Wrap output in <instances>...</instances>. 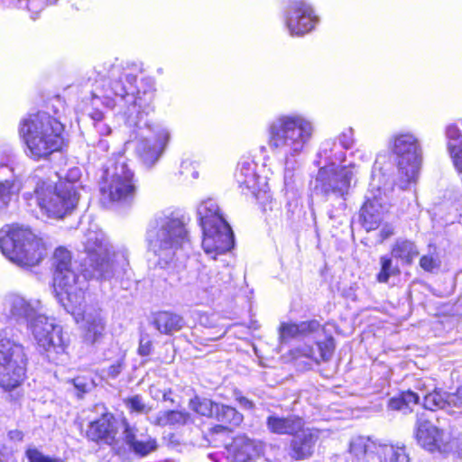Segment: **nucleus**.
<instances>
[{"mask_svg":"<svg viewBox=\"0 0 462 462\" xmlns=\"http://www.w3.org/2000/svg\"><path fill=\"white\" fill-rule=\"evenodd\" d=\"M82 244L88 264L84 273H80L78 263L71 261L68 249L60 246L54 251L53 285L59 302L85 331L86 340L94 343L102 335L105 324L100 310L86 304V281L88 278L110 279L116 268L128 264V260L125 251L111 253L105 235L99 230H88Z\"/></svg>","mask_w":462,"mask_h":462,"instance_id":"obj_1","label":"nucleus"},{"mask_svg":"<svg viewBox=\"0 0 462 462\" xmlns=\"http://www.w3.org/2000/svg\"><path fill=\"white\" fill-rule=\"evenodd\" d=\"M136 76L124 71L120 64H109L93 91V105L103 104L108 108H117L129 125H137L154 98V81L144 79L138 88Z\"/></svg>","mask_w":462,"mask_h":462,"instance_id":"obj_2","label":"nucleus"},{"mask_svg":"<svg viewBox=\"0 0 462 462\" xmlns=\"http://www.w3.org/2000/svg\"><path fill=\"white\" fill-rule=\"evenodd\" d=\"M40 306L39 300L8 294L0 298V319L29 322L34 340L48 358L55 363L63 361L69 345V337L53 318L38 313Z\"/></svg>","mask_w":462,"mask_h":462,"instance_id":"obj_3","label":"nucleus"},{"mask_svg":"<svg viewBox=\"0 0 462 462\" xmlns=\"http://www.w3.org/2000/svg\"><path fill=\"white\" fill-rule=\"evenodd\" d=\"M345 156V151L331 141L323 143L319 152V157L320 161L323 160L324 165L320 166L316 177L315 189L327 201L337 202L335 208L328 211L331 219H338L344 216L346 197L361 170L360 165L356 162L337 166V163L344 161ZM321 163L322 162H319V164Z\"/></svg>","mask_w":462,"mask_h":462,"instance_id":"obj_4","label":"nucleus"},{"mask_svg":"<svg viewBox=\"0 0 462 462\" xmlns=\"http://www.w3.org/2000/svg\"><path fill=\"white\" fill-rule=\"evenodd\" d=\"M314 134L312 120L298 113L279 115L267 125L269 148L282 155L286 164L306 150Z\"/></svg>","mask_w":462,"mask_h":462,"instance_id":"obj_5","label":"nucleus"},{"mask_svg":"<svg viewBox=\"0 0 462 462\" xmlns=\"http://www.w3.org/2000/svg\"><path fill=\"white\" fill-rule=\"evenodd\" d=\"M146 240L158 265L162 268L174 265L181 251L189 245L184 218L172 216L155 218L147 230Z\"/></svg>","mask_w":462,"mask_h":462,"instance_id":"obj_6","label":"nucleus"},{"mask_svg":"<svg viewBox=\"0 0 462 462\" xmlns=\"http://www.w3.org/2000/svg\"><path fill=\"white\" fill-rule=\"evenodd\" d=\"M63 125L47 113L23 118L19 134L26 146V154L33 160L45 159L62 145Z\"/></svg>","mask_w":462,"mask_h":462,"instance_id":"obj_7","label":"nucleus"},{"mask_svg":"<svg viewBox=\"0 0 462 462\" xmlns=\"http://www.w3.org/2000/svg\"><path fill=\"white\" fill-rule=\"evenodd\" d=\"M0 249L10 261L22 267L38 265L46 256L42 238L20 226H5L0 230Z\"/></svg>","mask_w":462,"mask_h":462,"instance_id":"obj_8","label":"nucleus"},{"mask_svg":"<svg viewBox=\"0 0 462 462\" xmlns=\"http://www.w3.org/2000/svg\"><path fill=\"white\" fill-rule=\"evenodd\" d=\"M389 150L396 156L398 185L405 189L419 178L422 162V148L419 137L412 132L401 131L388 142Z\"/></svg>","mask_w":462,"mask_h":462,"instance_id":"obj_9","label":"nucleus"},{"mask_svg":"<svg viewBox=\"0 0 462 462\" xmlns=\"http://www.w3.org/2000/svg\"><path fill=\"white\" fill-rule=\"evenodd\" d=\"M294 337H306L314 340L316 346L304 345L298 349L299 355L317 363L330 359L335 349L332 337H325L324 329L317 320L296 323H282L280 327V339L287 342Z\"/></svg>","mask_w":462,"mask_h":462,"instance_id":"obj_10","label":"nucleus"},{"mask_svg":"<svg viewBox=\"0 0 462 462\" xmlns=\"http://www.w3.org/2000/svg\"><path fill=\"white\" fill-rule=\"evenodd\" d=\"M34 195L37 206L49 217H63L79 201L77 187L70 181H38Z\"/></svg>","mask_w":462,"mask_h":462,"instance_id":"obj_11","label":"nucleus"},{"mask_svg":"<svg viewBox=\"0 0 462 462\" xmlns=\"http://www.w3.org/2000/svg\"><path fill=\"white\" fill-rule=\"evenodd\" d=\"M392 189L390 176L383 171L380 158H377L372 170L365 202L361 209L364 226L367 230L375 229L387 209L386 192Z\"/></svg>","mask_w":462,"mask_h":462,"instance_id":"obj_12","label":"nucleus"},{"mask_svg":"<svg viewBox=\"0 0 462 462\" xmlns=\"http://www.w3.org/2000/svg\"><path fill=\"white\" fill-rule=\"evenodd\" d=\"M26 355L22 345L0 331V387L12 390L25 377Z\"/></svg>","mask_w":462,"mask_h":462,"instance_id":"obj_13","label":"nucleus"},{"mask_svg":"<svg viewBox=\"0 0 462 462\" xmlns=\"http://www.w3.org/2000/svg\"><path fill=\"white\" fill-rule=\"evenodd\" d=\"M101 193L104 199L111 202H128L134 198V172L124 157L106 170Z\"/></svg>","mask_w":462,"mask_h":462,"instance_id":"obj_14","label":"nucleus"},{"mask_svg":"<svg viewBox=\"0 0 462 462\" xmlns=\"http://www.w3.org/2000/svg\"><path fill=\"white\" fill-rule=\"evenodd\" d=\"M414 437L421 448L432 453L448 454L459 449V439L434 425L424 414L417 415Z\"/></svg>","mask_w":462,"mask_h":462,"instance_id":"obj_15","label":"nucleus"},{"mask_svg":"<svg viewBox=\"0 0 462 462\" xmlns=\"http://www.w3.org/2000/svg\"><path fill=\"white\" fill-rule=\"evenodd\" d=\"M256 167V163L250 158L243 159L237 165L236 180L242 192H250L263 206V210H273L276 202L273 201L266 178L257 174Z\"/></svg>","mask_w":462,"mask_h":462,"instance_id":"obj_16","label":"nucleus"},{"mask_svg":"<svg viewBox=\"0 0 462 462\" xmlns=\"http://www.w3.org/2000/svg\"><path fill=\"white\" fill-rule=\"evenodd\" d=\"M283 22L291 36L302 37L316 28L319 17L309 1L289 0L283 10Z\"/></svg>","mask_w":462,"mask_h":462,"instance_id":"obj_17","label":"nucleus"},{"mask_svg":"<svg viewBox=\"0 0 462 462\" xmlns=\"http://www.w3.org/2000/svg\"><path fill=\"white\" fill-rule=\"evenodd\" d=\"M150 134L141 138L136 145V152L143 164L152 167L162 157L170 139V130L160 124L147 125Z\"/></svg>","mask_w":462,"mask_h":462,"instance_id":"obj_18","label":"nucleus"},{"mask_svg":"<svg viewBox=\"0 0 462 462\" xmlns=\"http://www.w3.org/2000/svg\"><path fill=\"white\" fill-rule=\"evenodd\" d=\"M202 248L213 259L229 251L234 244L233 233L228 224L202 228Z\"/></svg>","mask_w":462,"mask_h":462,"instance_id":"obj_19","label":"nucleus"},{"mask_svg":"<svg viewBox=\"0 0 462 462\" xmlns=\"http://www.w3.org/2000/svg\"><path fill=\"white\" fill-rule=\"evenodd\" d=\"M23 188V177L6 164H0V213L17 199Z\"/></svg>","mask_w":462,"mask_h":462,"instance_id":"obj_20","label":"nucleus"},{"mask_svg":"<svg viewBox=\"0 0 462 462\" xmlns=\"http://www.w3.org/2000/svg\"><path fill=\"white\" fill-rule=\"evenodd\" d=\"M124 439L134 454L140 457H145L157 448L156 439L151 436L139 433L135 427L130 426L126 420H122Z\"/></svg>","mask_w":462,"mask_h":462,"instance_id":"obj_21","label":"nucleus"},{"mask_svg":"<svg viewBox=\"0 0 462 462\" xmlns=\"http://www.w3.org/2000/svg\"><path fill=\"white\" fill-rule=\"evenodd\" d=\"M117 421L111 413H104L98 420L90 422L87 436L93 441L113 445L116 439Z\"/></svg>","mask_w":462,"mask_h":462,"instance_id":"obj_22","label":"nucleus"},{"mask_svg":"<svg viewBox=\"0 0 462 462\" xmlns=\"http://www.w3.org/2000/svg\"><path fill=\"white\" fill-rule=\"evenodd\" d=\"M301 433L294 436L291 442V457L295 459L310 457L319 439L320 431L316 429L301 430Z\"/></svg>","mask_w":462,"mask_h":462,"instance_id":"obj_23","label":"nucleus"},{"mask_svg":"<svg viewBox=\"0 0 462 462\" xmlns=\"http://www.w3.org/2000/svg\"><path fill=\"white\" fill-rule=\"evenodd\" d=\"M221 283L213 272H199L195 284V291L200 303L213 300L220 292Z\"/></svg>","mask_w":462,"mask_h":462,"instance_id":"obj_24","label":"nucleus"},{"mask_svg":"<svg viewBox=\"0 0 462 462\" xmlns=\"http://www.w3.org/2000/svg\"><path fill=\"white\" fill-rule=\"evenodd\" d=\"M263 452L261 441L247 437H238L234 441L233 457L235 462H249L259 458Z\"/></svg>","mask_w":462,"mask_h":462,"instance_id":"obj_25","label":"nucleus"},{"mask_svg":"<svg viewBox=\"0 0 462 462\" xmlns=\"http://www.w3.org/2000/svg\"><path fill=\"white\" fill-rule=\"evenodd\" d=\"M198 217L201 228L217 226L227 224L221 213L220 208L217 203L212 199H208L201 201L197 208Z\"/></svg>","mask_w":462,"mask_h":462,"instance_id":"obj_26","label":"nucleus"},{"mask_svg":"<svg viewBox=\"0 0 462 462\" xmlns=\"http://www.w3.org/2000/svg\"><path fill=\"white\" fill-rule=\"evenodd\" d=\"M448 147L456 169L462 174V120L446 129Z\"/></svg>","mask_w":462,"mask_h":462,"instance_id":"obj_27","label":"nucleus"},{"mask_svg":"<svg viewBox=\"0 0 462 462\" xmlns=\"http://www.w3.org/2000/svg\"><path fill=\"white\" fill-rule=\"evenodd\" d=\"M382 443H376L370 438L357 436L351 439L349 443V452L358 459H364L366 462H374L378 456V448Z\"/></svg>","mask_w":462,"mask_h":462,"instance_id":"obj_28","label":"nucleus"},{"mask_svg":"<svg viewBox=\"0 0 462 462\" xmlns=\"http://www.w3.org/2000/svg\"><path fill=\"white\" fill-rule=\"evenodd\" d=\"M303 426V420L296 416L282 418L272 415L267 419V427L269 430L275 434L295 435L302 430Z\"/></svg>","mask_w":462,"mask_h":462,"instance_id":"obj_29","label":"nucleus"},{"mask_svg":"<svg viewBox=\"0 0 462 462\" xmlns=\"http://www.w3.org/2000/svg\"><path fill=\"white\" fill-rule=\"evenodd\" d=\"M374 462H410V457L403 444L382 443Z\"/></svg>","mask_w":462,"mask_h":462,"instance_id":"obj_30","label":"nucleus"},{"mask_svg":"<svg viewBox=\"0 0 462 462\" xmlns=\"http://www.w3.org/2000/svg\"><path fill=\"white\" fill-rule=\"evenodd\" d=\"M190 420V414L183 411H161L149 419L153 425L160 427H176L188 423Z\"/></svg>","mask_w":462,"mask_h":462,"instance_id":"obj_31","label":"nucleus"},{"mask_svg":"<svg viewBox=\"0 0 462 462\" xmlns=\"http://www.w3.org/2000/svg\"><path fill=\"white\" fill-rule=\"evenodd\" d=\"M391 255L402 264L411 265L419 255V250L413 242L397 239L392 247Z\"/></svg>","mask_w":462,"mask_h":462,"instance_id":"obj_32","label":"nucleus"},{"mask_svg":"<svg viewBox=\"0 0 462 462\" xmlns=\"http://www.w3.org/2000/svg\"><path fill=\"white\" fill-rule=\"evenodd\" d=\"M217 420L225 424L214 427L215 432H220L230 426H238L243 421V415L235 408L224 404H217L215 407V417Z\"/></svg>","mask_w":462,"mask_h":462,"instance_id":"obj_33","label":"nucleus"},{"mask_svg":"<svg viewBox=\"0 0 462 462\" xmlns=\"http://www.w3.org/2000/svg\"><path fill=\"white\" fill-rule=\"evenodd\" d=\"M153 323L162 334H171L180 330L184 325L183 319L180 316L167 311L156 314Z\"/></svg>","mask_w":462,"mask_h":462,"instance_id":"obj_34","label":"nucleus"},{"mask_svg":"<svg viewBox=\"0 0 462 462\" xmlns=\"http://www.w3.org/2000/svg\"><path fill=\"white\" fill-rule=\"evenodd\" d=\"M419 395L412 392H403L396 397H393L388 402V408L393 411H400L403 413L409 412L412 407L419 402Z\"/></svg>","mask_w":462,"mask_h":462,"instance_id":"obj_35","label":"nucleus"},{"mask_svg":"<svg viewBox=\"0 0 462 462\" xmlns=\"http://www.w3.org/2000/svg\"><path fill=\"white\" fill-rule=\"evenodd\" d=\"M423 406L430 411L447 409L446 392L434 388L432 392L424 393Z\"/></svg>","mask_w":462,"mask_h":462,"instance_id":"obj_36","label":"nucleus"},{"mask_svg":"<svg viewBox=\"0 0 462 462\" xmlns=\"http://www.w3.org/2000/svg\"><path fill=\"white\" fill-rule=\"evenodd\" d=\"M217 404L218 403H216L211 400L196 396L189 401V406L192 411L201 416L214 418L215 407Z\"/></svg>","mask_w":462,"mask_h":462,"instance_id":"obj_37","label":"nucleus"},{"mask_svg":"<svg viewBox=\"0 0 462 462\" xmlns=\"http://www.w3.org/2000/svg\"><path fill=\"white\" fill-rule=\"evenodd\" d=\"M393 257L383 255L380 257L381 270L377 274V281L379 282H387L391 276H395L400 273L398 265H393Z\"/></svg>","mask_w":462,"mask_h":462,"instance_id":"obj_38","label":"nucleus"},{"mask_svg":"<svg viewBox=\"0 0 462 462\" xmlns=\"http://www.w3.org/2000/svg\"><path fill=\"white\" fill-rule=\"evenodd\" d=\"M57 2L58 0H25V4L22 5V9L27 10L31 18L35 20L47 5H55Z\"/></svg>","mask_w":462,"mask_h":462,"instance_id":"obj_39","label":"nucleus"},{"mask_svg":"<svg viewBox=\"0 0 462 462\" xmlns=\"http://www.w3.org/2000/svg\"><path fill=\"white\" fill-rule=\"evenodd\" d=\"M124 403L130 412H136L139 414L148 413L151 411L143 401L141 395H133L124 399Z\"/></svg>","mask_w":462,"mask_h":462,"instance_id":"obj_40","label":"nucleus"},{"mask_svg":"<svg viewBox=\"0 0 462 462\" xmlns=\"http://www.w3.org/2000/svg\"><path fill=\"white\" fill-rule=\"evenodd\" d=\"M25 456L29 462H62L60 457L46 456L40 449L32 446L28 447Z\"/></svg>","mask_w":462,"mask_h":462,"instance_id":"obj_41","label":"nucleus"},{"mask_svg":"<svg viewBox=\"0 0 462 462\" xmlns=\"http://www.w3.org/2000/svg\"><path fill=\"white\" fill-rule=\"evenodd\" d=\"M91 118L94 122V127L99 135L106 136L111 134L112 129L109 125L104 121V114L102 112L98 110L94 111L91 114Z\"/></svg>","mask_w":462,"mask_h":462,"instance_id":"obj_42","label":"nucleus"},{"mask_svg":"<svg viewBox=\"0 0 462 462\" xmlns=\"http://www.w3.org/2000/svg\"><path fill=\"white\" fill-rule=\"evenodd\" d=\"M420 266L426 272H433L440 267V260L437 254L430 253L420 257Z\"/></svg>","mask_w":462,"mask_h":462,"instance_id":"obj_43","label":"nucleus"},{"mask_svg":"<svg viewBox=\"0 0 462 462\" xmlns=\"http://www.w3.org/2000/svg\"><path fill=\"white\" fill-rule=\"evenodd\" d=\"M447 409H462V384L457 387L455 393H446Z\"/></svg>","mask_w":462,"mask_h":462,"instance_id":"obj_44","label":"nucleus"},{"mask_svg":"<svg viewBox=\"0 0 462 462\" xmlns=\"http://www.w3.org/2000/svg\"><path fill=\"white\" fill-rule=\"evenodd\" d=\"M124 366V356H121L107 369L102 370V377L104 378H116L119 375Z\"/></svg>","mask_w":462,"mask_h":462,"instance_id":"obj_45","label":"nucleus"},{"mask_svg":"<svg viewBox=\"0 0 462 462\" xmlns=\"http://www.w3.org/2000/svg\"><path fill=\"white\" fill-rule=\"evenodd\" d=\"M340 147L344 150L349 149L354 143V131L352 128H347L343 131L338 136Z\"/></svg>","mask_w":462,"mask_h":462,"instance_id":"obj_46","label":"nucleus"},{"mask_svg":"<svg viewBox=\"0 0 462 462\" xmlns=\"http://www.w3.org/2000/svg\"><path fill=\"white\" fill-rule=\"evenodd\" d=\"M152 351V341L148 337L142 336L140 339L138 352L141 356H148Z\"/></svg>","mask_w":462,"mask_h":462,"instance_id":"obj_47","label":"nucleus"},{"mask_svg":"<svg viewBox=\"0 0 462 462\" xmlns=\"http://www.w3.org/2000/svg\"><path fill=\"white\" fill-rule=\"evenodd\" d=\"M25 0H0V9H22Z\"/></svg>","mask_w":462,"mask_h":462,"instance_id":"obj_48","label":"nucleus"},{"mask_svg":"<svg viewBox=\"0 0 462 462\" xmlns=\"http://www.w3.org/2000/svg\"><path fill=\"white\" fill-rule=\"evenodd\" d=\"M73 384L80 393H86L88 391L90 383H88L84 378L77 377L73 380Z\"/></svg>","mask_w":462,"mask_h":462,"instance_id":"obj_49","label":"nucleus"},{"mask_svg":"<svg viewBox=\"0 0 462 462\" xmlns=\"http://www.w3.org/2000/svg\"><path fill=\"white\" fill-rule=\"evenodd\" d=\"M8 437L14 442H22L23 440V432L20 430H13L8 432Z\"/></svg>","mask_w":462,"mask_h":462,"instance_id":"obj_50","label":"nucleus"},{"mask_svg":"<svg viewBox=\"0 0 462 462\" xmlns=\"http://www.w3.org/2000/svg\"><path fill=\"white\" fill-rule=\"evenodd\" d=\"M236 400H237L238 403L240 404V406L244 409L251 410L254 407L253 402L244 396H239L236 398Z\"/></svg>","mask_w":462,"mask_h":462,"instance_id":"obj_51","label":"nucleus"},{"mask_svg":"<svg viewBox=\"0 0 462 462\" xmlns=\"http://www.w3.org/2000/svg\"><path fill=\"white\" fill-rule=\"evenodd\" d=\"M381 236L383 239H386L393 235V227L392 226H384L381 229Z\"/></svg>","mask_w":462,"mask_h":462,"instance_id":"obj_52","label":"nucleus"},{"mask_svg":"<svg viewBox=\"0 0 462 462\" xmlns=\"http://www.w3.org/2000/svg\"><path fill=\"white\" fill-rule=\"evenodd\" d=\"M162 393L163 391L160 390L159 388H157L156 386H151L150 387V394H151V397L154 400H159L162 398Z\"/></svg>","mask_w":462,"mask_h":462,"instance_id":"obj_53","label":"nucleus"},{"mask_svg":"<svg viewBox=\"0 0 462 462\" xmlns=\"http://www.w3.org/2000/svg\"><path fill=\"white\" fill-rule=\"evenodd\" d=\"M97 148L100 149L102 152H107L109 149V144H108L107 141L103 140V139H100L97 142Z\"/></svg>","mask_w":462,"mask_h":462,"instance_id":"obj_54","label":"nucleus"},{"mask_svg":"<svg viewBox=\"0 0 462 462\" xmlns=\"http://www.w3.org/2000/svg\"><path fill=\"white\" fill-rule=\"evenodd\" d=\"M353 155L354 156H357L359 157L361 160H369L370 159V155L367 154L366 152L361 151V150H356V152H353Z\"/></svg>","mask_w":462,"mask_h":462,"instance_id":"obj_55","label":"nucleus"},{"mask_svg":"<svg viewBox=\"0 0 462 462\" xmlns=\"http://www.w3.org/2000/svg\"><path fill=\"white\" fill-rule=\"evenodd\" d=\"M171 394V389L164 390L162 393V401H165V402L170 401V402H173V400L170 397Z\"/></svg>","mask_w":462,"mask_h":462,"instance_id":"obj_56","label":"nucleus"},{"mask_svg":"<svg viewBox=\"0 0 462 462\" xmlns=\"http://www.w3.org/2000/svg\"><path fill=\"white\" fill-rule=\"evenodd\" d=\"M24 199H27V200L29 199V193H25L24 194Z\"/></svg>","mask_w":462,"mask_h":462,"instance_id":"obj_57","label":"nucleus"},{"mask_svg":"<svg viewBox=\"0 0 462 462\" xmlns=\"http://www.w3.org/2000/svg\"><path fill=\"white\" fill-rule=\"evenodd\" d=\"M287 172H285V176H284V179H285V182L287 181Z\"/></svg>","mask_w":462,"mask_h":462,"instance_id":"obj_58","label":"nucleus"}]
</instances>
